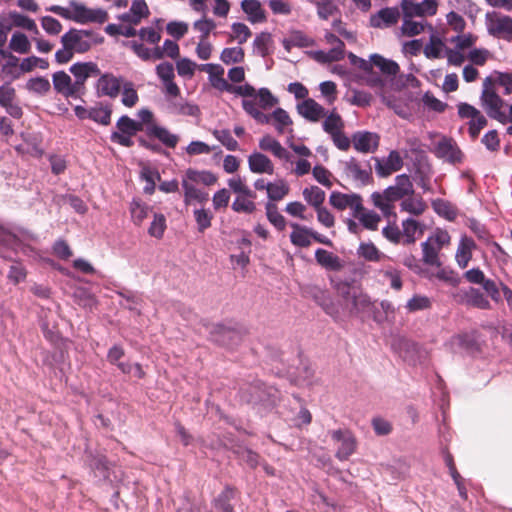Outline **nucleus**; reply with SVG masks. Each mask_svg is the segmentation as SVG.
I'll return each instance as SVG.
<instances>
[{"label": "nucleus", "instance_id": "f257e3e1", "mask_svg": "<svg viewBox=\"0 0 512 512\" xmlns=\"http://www.w3.org/2000/svg\"><path fill=\"white\" fill-rule=\"evenodd\" d=\"M199 69L209 75L211 85L220 90L228 91L242 96L243 99L259 98L261 109H269L278 103V99L267 88H260L258 91L250 84L245 83L239 86L230 85L224 78V69L218 64L207 63L199 65Z\"/></svg>", "mask_w": 512, "mask_h": 512}, {"label": "nucleus", "instance_id": "f03ea898", "mask_svg": "<svg viewBox=\"0 0 512 512\" xmlns=\"http://www.w3.org/2000/svg\"><path fill=\"white\" fill-rule=\"evenodd\" d=\"M414 189L410 177L406 174L396 176L395 184L387 187L383 192H374L371 195L373 205L378 208L384 217L397 218L394 203L407 196H413Z\"/></svg>", "mask_w": 512, "mask_h": 512}, {"label": "nucleus", "instance_id": "7ed1b4c3", "mask_svg": "<svg viewBox=\"0 0 512 512\" xmlns=\"http://www.w3.org/2000/svg\"><path fill=\"white\" fill-rule=\"evenodd\" d=\"M244 111L260 124H272L279 135L289 133L292 135L293 121L286 110L276 108L271 114L263 113L259 108V98L242 100Z\"/></svg>", "mask_w": 512, "mask_h": 512}, {"label": "nucleus", "instance_id": "20e7f679", "mask_svg": "<svg viewBox=\"0 0 512 512\" xmlns=\"http://www.w3.org/2000/svg\"><path fill=\"white\" fill-rule=\"evenodd\" d=\"M70 8L60 5H51L45 8L63 19L72 20L79 24L98 23L102 24L108 20V13L102 8H88L83 3L77 1L69 2Z\"/></svg>", "mask_w": 512, "mask_h": 512}, {"label": "nucleus", "instance_id": "39448f33", "mask_svg": "<svg viewBox=\"0 0 512 512\" xmlns=\"http://www.w3.org/2000/svg\"><path fill=\"white\" fill-rule=\"evenodd\" d=\"M103 41L104 38L99 33L85 29L71 28L61 36L62 46L69 47L74 53H85Z\"/></svg>", "mask_w": 512, "mask_h": 512}, {"label": "nucleus", "instance_id": "423d86ee", "mask_svg": "<svg viewBox=\"0 0 512 512\" xmlns=\"http://www.w3.org/2000/svg\"><path fill=\"white\" fill-rule=\"evenodd\" d=\"M240 397L247 403L274 407L279 399V391L274 387H266L263 382L257 380L243 387L240 391Z\"/></svg>", "mask_w": 512, "mask_h": 512}, {"label": "nucleus", "instance_id": "0eeeda50", "mask_svg": "<svg viewBox=\"0 0 512 512\" xmlns=\"http://www.w3.org/2000/svg\"><path fill=\"white\" fill-rule=\"evenodd\" d=\"M489 36L506 41L512 40V17L499 11H488L484 17Z\"/></svg>", "mask_w": 512, "mask_h": 512}, {"label": "nucleus", "instance_id": "6e6552de", "mask_svg": "<svg viewBox=\"0 0 512 512\" xmlns=\"http://www.w3.org/2000/svg\"><path fill=\"white\" fill-rule=\"evenodd\" d=\"M116 131L110 135V140L123 147H132L134 144L133 137L140 131H145L142 123L122 115L116 122Z\"/></svg>", "mask_w": 512, "mask_h": 512}, {"label": "nucleus", "instance_id": "1a4fd4ad", "mask_svg": "<svg viewBox=\"0 0 512 512\" xmlns=\"http://www.w3.org/2000/svg\"><path fill=\"white\" fill-rule=\"evenodd\" d=\"M489 79L487 78L484 83V89L481 95V102L487 115L499 121L502 124L508 122V117L502 108L504 106L503 99L492 89L488 87Z\"/></svg>", "mask_w": 512, "mask_h": 512}, {"label": "nucleus", "instance_id": "9d476101", "mask_svg": "<svg viewBox=\"0 0 512 512\" xmlns=\"http://www.w3.org/2000/svg\"><path fill=\"white\" fill-rule=\"evenodd\" d=\"M332 440L337 444L335 457L340 461H346L356 452L357 439L348 429H337L330 432Z\"/></svg>", "mask_w": 512, "mask_h": 512}, {"label": "nucleus", "instance_id": "9b49d317", "mask_svg": "<svg viewBox=\"0 0 512 512\" xmlns=\"http://www.w3.org/2000/svg\"><path fill=\"white\" fill-rule=\"evenodd\" d=\"M433 153L439 159H442L450 164H457L462 162L463 154L459 149L457 143L449 137H442L436 142Z\"/></svg>", "mask_w": 512, "mask_h": 512}, {"label": "nucleus", "instance_id": "f8f14e48", "mask_svg": "<svg viewBox=\"0 0 512 512\" xmlns=\"http://www.w3.org/2000/svg\"><path fill=\"white\" fill-rule=\"evenodd\" d=\"M400 7L406 17H426L437 13L438 3L436 0H423L420 3L402 0Z\"/></svg>", "mask_w": 512, "mask_h": 512}, {"label": "nucleus", "instance_id": "ddd939ff", "mask_svg": "<svg viewBox=\"0 0 512 512\" xmlns=\"http://www.w3.org/2000/svg\"><path fill=\"white\" fill-rule=\"evenodd\" d=\"M329 202L334 208L339 210L350 208L353 217H358L359 213L364 209L362 198L358 194L332 192L329 197Z\"/></svg>", "mask_w": 512, "mask_h": 512}, {"label": "nucleus", "instance_id": "4468645a", "mask_svg": "<svg viewBox=\"0 0 512 512\" xmlns=\"http://www.w3.org/2000/svg\"><path fill=\"white\" fill-rule=\"evenodd\" d=\"M156 74L164 86L166 96L177 97L180 94V88L175 83L174 66L170 62H162L156 66Z\"/></svg>", "mask_w": 512, "mask_h": 512}, {"label": "nucleus", "instance_id": "2eb2a0df", "mask_svg": "<svg viewBox=\"0 0 512 512\" xmlns=\"http://www.w3.org/2000/svg\"><path fill=\"white\" fill-rule=\"evenodd\" d=\"M122 87V79L111 73L100 75L96 83V91L99 96L116 98Z\"/></svg>", "mask_w": 512, "mask_h": 512}, {"label": "nucleus", "instance_id": "dca6fc26", "mask_svg": "<svg viewBox=\"0 0 512 512\" xmlns=\"http://www.w3.org/2000/svg\"><path fill=\"white\" fill-rule=\"evenodd\" d=\"M375 162V170L380 177H387L403 167V159L396 150H392L386 158H375Z\"/></svg>", "mask_w": 512, "mask_h": 512}, {"label": "nucleus", "instance_id": "f3484780", "mask_svg": "<svg viewBox=\"0 0 512 512\" xmlns=\"http://www.w3.org/2000/svg\"><path fill=\"white\" fill-rule=\"evenodd\" d=\"M52 83L54 90L62 96L77 97L79 89L71 77L64 71H57L52 75Z\"/></svg>", "mask_w": 512, "mask_h": 512}, {"label": "nucleus", "instance_id": "a211bd4d", "mask_svg": "<svg viewBox=\"0 0 512 512\" xmlns=\"http://www.w3.org/2000/svg\"><path fill=\"white\" fill-rule=\"evenodd\" d=\"M400 10L398 7H385L370 16V25L374 28L391 27L398 23Z\"/></svg>", "mask_w": 512, "mask_h": 512}, {"label": "nucleus", "instance_id": "6ab92c4d", "mask_svg": "<svg viewBox=\"0 0 512 512\" xmlns=\"http://www.w3.org/2000/svg\"><path fill=\"white\" fill-rule=\"evenodd\" d=\"M352 142L358 152L372 153L379 146V136L373 132L359 131L353 134Z\"/></svg>", "mask_w": 512, "mask_h": 512}, {"label": "nucleus", "instance_id": "aec40b11", "mask_svg": "<svg viewBox=\"0 0 512 512\" xmlns=\"http://www.w3.org/2000/svg\"><path fill=\"white\" fill-rule=\"evenodd\" d=\"M69 71L75 77L78 89L82 87L89 77L100 75V69L94 62H77L70 66Z\"/></svg>", "mask_w": 512, "mask_h": 512}, {"label": "nucleus", "instance_id": "412c9836", "mask_svg": "<svg viewBox=\"0 0 512 512\" xmlns=\"http://www.w3.org/2000/svg\"><path fill=\"white\" fill-rule=\"evenodd\" d=\"M145 133L150 138L159 140L168 148H175L179 142V136L170 132L166 127L159 124H152L145 127Z\"/></svg>", "mask_w": 512, "mask_h": 512}, {"label": "nucleus", "instance_id": "4be33fe9", "mask_svg": "<svg viewBox=\"0 0 512 512\" xmlns=\"http://www.w3.org/2000/svg\"><path fill=\"white\" fill-rule=\"evenodd\" d=\"M297 112L310 122H318L326 115L324 107L312 98H307L299 103Z\"/></svg>", "mask_w": 512, "mask_h": 512}, {"label": "nucleus", "instance_id": "5701e85b", "mask_svg": "<svg viewBox=\"0 0 512 512\" xmlns=\"http://www.w3.org/2000/svg\"><path fill=\"white\" fill-rule=\"evenodd\" d=\"M248 166L252 173L269 175L274 173L272 161L260 152H253L248 156Z\"/></svg>", "mask_w": 512, "mask_h": 512}, {"label": "nucleus", "instance_id": "b1692460", "mask_svg": "<svg viewBox=\"0 0 512 512\" xmlns=\"http://www.w3.org/2000/svg\"><path fill=\"white\" fill-rule=\"evenodd\" d=\"M168 98V108L171 113L184 116H197L199 114V108L197 105L190 103L182 97H170Z\"/></svg>", "mask_w": 512, "mask_h": 512}, {"label": "nucleus", "instance_id": "393cba45", "mask_svg": "<svg viewBox=\"0 0 512 512\" xmlns=\"http://www.w3.org/2000/svg\"><path fill=\"white\" fill-rule=\"evenodd\" d=\"M446 45L442 38L436 33L435 28L430 32L428 43L423 48V53L428 59L442 58L446 53Z\"/></svg>", "mask_w": 512, "mask_h": 512}, {"label": "nucleus", "instance_id": "a878e982", "mask_svg": "<svg viewBox=\"0 0 512 512\" xmlns=\"http://www.w3.org/2000/svg\"><path fill=\"white\" fill-rule=\"evenodd\" d=\"M259 148L270 152L280 160L289 161L290 153L281 145V143L270 135H265L259 140Z\"/></svg>", "mask_w": 512, "mask_h": 512}, {"label": "nucleus", "instance_id": "bb28decb", "mask_svg": "<svg viewBox=\"0 0 512 512\" xmlns=\"http://www.w3.org/2000/svg\"><path fill=\"white\" fill-rule=\"evenodd\" d=\"M293 229L290 234V241L296 247L305 248L311 245L313 229L298 223H290Z\"/></svg>", "mask_w": 512, "mask_h": 512}, {"label": "nucleus", "instance_id": "cd10ccee", "mask_svg": "<svg viewBox=\"0 0 512 512\" xmlns=\"http://www.w3.org/2000/svg\"><path fill=\"white\" fill-rule=\"evenodd\" d=\"M402 244L410 245L414 244L418 236L423 234L424 225L413 218H407L402 221Z\"/></svg>", "mask_w": 512, "mask_h": 512}, {"label": "nucleus", "instance_id": "c85d7f7f", "mask_svg": "<svg viewBox=\"0 0 512 512\" xmlns=\"http://www.w3.org/2000/svg\"><path fill=\"white\" fill-rule=\"evenodd\" d=\"M475 247L476 244L472 238L467 236L461 237L455 254V259L462 269L468 266V263L472 258V251Z\"/></svg>", "mask_w": 512, "mask_h": 512}, {"label": "nucleus", "instance_id": "c756f323", "mask_svg": "<svg viewBox=\"0 0 512 512\" xmlns=\"http://www.w3.org/2000/svg\"><path fill=\"white\" fill-rule=\"evenodd\" d=\"M241 9L247 15V20L252 24L266 21L265 11L258 0H242Z\"/></svg>", "mask_w": 512, "mask_h": 512}, {"label": "nucleus", "instance_id": "7c9ffc66", "mask_svg": "<svg viewBox=\"0 0 512 512\" xmlns=\"http://www.w3.org/2000/svg\"><path fill=\"white\" fill-rule=\"evenodd\" d=\"M315 260L326 270L340 271L343 268V262L337 255L322 248L315 251Z\"/></svg>", "mask_w": 512, "mask_h": 512}, {"label": "nucleus", "instance_id": "2f4dec72", "mask_svg": "<svg viewBox=\"0 0 512 512\" xmlns=\"http://www.w3.org/2000/svg\"><path fill=\"white\" fill-rule=\"evenodd\" d=\"M414 17H406L403 15V21L401 25V32L403 35L407 37H414L422 32H424L426 29L429 32H433V26L429 24L425 20L416 21L413 20Z\"/></svg>", "mask_w": 512, "mask_h": 512}, {"label": "nucleus", "instance_id": "473e14b6", "mask_svg": "<svg viewBox=\"0 0 512 512\" xmlns=\"http://www.w3.org/2000/svg\"><path fill=\"white\" fill-rule=\"evenodd\" d=\"M213 341L221 345H230L239 338V334L235 329L226 327L222 324H217L211 331Z\"/></svg>", "mask_w": 512, "mask_h": 512}, {"label": "nucleus", "instance_id": "72a5a7b5", "mask_svg": "<svg viewBox=\"0 0 512 512\" xmlns=\"http://www.w3.org/2000/svg\"><path fill=\"white\" fill-rule=\"evenodd\" d=\"M8 19L11 22V25L9 26L10 28H11V26H14V27L25 29L35 35L39 34V30L36 25V22L32 18H30L22 13H19L17 11H10L8 13Z\"/></svg>", "mask_w": 512, "mask_h": 512}, {"label": "nucleus", "instance_id": "f704fd0d", "mask_svg": "<svg viewBox=\"0 0 512 512\" xmlns=\"http://www.w3.org/2000/svg\"><path fill=\"white\" fill-rule=\"evenodd\" d=\"M182 187L184 190V201L185 204H190L192 201H196L198 203H205L208 200V193L198 189L194 184L191 182L183 179L182 181Z\"/></svg>", "mask_w": 512, "mask_h": 512}, {"label": "nucleus", "instance_id": "c9c22d12", "mask_svg": "<svg viewBox=\"0 0 512 512\" xmlns=\"http://www.w3.org/2000/svg\"><path fill=\"white\" fill-rule=\"evenodd\" d=\"M310 56L317 61L318 63H331L335 61H339L344 58L345 52L344 48H331L329 51L316 50L311 51Z\"/></svg>", "mask_w": 512, "mask_h": 512}, {"label": "nucleus", "instance_id": "e433bc0d", "mask_svg": "<svg viewBox=\"0 0 512 512\" xmlns=\"http://www.w3.org/2000/svg\"><path fill=\"white\" fill-rule=\"evenodd\" d=\"M372 67L376 66L380 71L388 76H395L399 72V65L390 59H386L379 54L370 56Z\"/></svg>", "mask_w": 512, "mask_h": 512}, {"label": "nucleus", "instance_id": "4c0bfd02", "mask_svg": "<svg viewBox=\"0 0 512 512\" xmlns=\"http://www.w3.org/2000/svg\"><path fill=\"white\" fill-rule=\"evenodd\" d=\"M290 191L288 183L283 179H278L274 182H268V192L267 197L270 200L269 202L280 201L286 195H288Z\"/></svg>", "mask_w": 512, "mask_h": 512}, {"label": "nucleus", "instance_id": "58836bf2", "mask_svg": "<svg viewBox=\"0 0 512 512\" xmlns=\"http://www.w3.org/2000/svg\"><path fill=\"white\" fill-rule=\"evenodd\" d=\"M185 180L193 183H202L206 186L213 185L217 182V177L210 171H197L194 169H188L185 174Z\"/></svg>", "mask_w": 512, "mask_h": 512}, {"label": "nucleus", "instance_id": "ea45409f", "mask_svg": "<svg viewBox=\"0 0 512 512\" xmlns=\"http://www.w3.org/2000/svg\"><path fill=\"white\" fill-rule=\"evenodd\" d=\"M25 88L32 94L37 96H45L49 93L51 84L47 78L38 76L30 78L26 82Z\"/></svg>", "mask_w": 512, "mask_h": 512}, {"label": "nucleus", "instance_id": "a19ab883", "mask_svg": "<svg viewBox=\"0 0 512 512\" xmlns=\"http://www.w3.org/2000/svg\"><path fill=\"white\" fill-rule=\"evenodd\" d=\"M357 254L359 257L370 262H378L385 257L372 242H361L357 249Z\"/></svg>", "mask_w": 512, "mask_h": 512}, {"label": "nucleus", "instance_id": "79ce46f5", "mask_svg": "<svg viewBox=\"0 0 512 512\" xmlns=\"http://www.w3.org/2000/svg\"><path fill=\"white\" fill-rule=\"evenodd\" d=\"M150 211L151 207L140 199H133L130 204L131 218L135 225H141Z\"/></svg>", "mask_w": 512, "mask_h": 512}, {"label": "nucleus", "instance_id": "37998d69", "mask_svg": "<svg viewBox=\"0 0 512 512\" xmlns=\"http://www.w3.org/2000/svg\"><path fill=\"white\" fill-rule=\"evenodd\" d=\"M305 201L316 209L321 208L326 194L318 186L307 187L302 192Z\"/></svg>", "mask_w": 512, "mask_h": 512}, {"label": "nucleus", "instance_id": "c03bdc74", "mask_svg": "<svg viewBox=\"0 0 512 512\" xmlns=\"http://www.w3.org/2000/svg\"><path fill=\"white\" fill-rule=\"evenodd\" d=\"M464 299L468 305L480 309H487L490 305L485 295L479 289L473 287H470L464 292Z\"/></svg>", "mask_w": 512, "mask_h": 512}, {"label": "nucleus", "instance_id": "a18cd8bd", "mask_svg": "<svg viewBox=\"0 0 512 512\" xmlns=\"http://www.w3.org/2000/svg\"><path fill=\"white\" fill-rule=\"evenodd\" d=\"M388 224L383 227L382 235L383 237L391 242L392 244H400L403 241L402 231L396 223V219L394 217L387 218Z\"/></svg>", "mask_w": 512, "mask_h": 512}, {"label": "nucleus", "instance_id": "49530a36", "mask_svg": "<svg viewBox=\"0 0 512 512\" xmlns=\"http://www.w3.org/2000/svg\"><path fill=\"white\" fill-rule=\"evenodd\" d=\"M112 109L109 105H96L90 108V120L101 124L109 125L111 122Z\"/></svg>", "mask_w": 512, "mask_h": 512}, {"label": "nucleus", "instance_id": "de8ad7c7", "mask_svg": "<svg viewBox=\"0 0 512 512\" xmlns=\"http://www.w3.org/2000/svg\"><path fill=\"white\" fill-rule=\"evenodd\" d=\"M422 247V259L425 264H428L430 266H436L440 267L441 262L439 260V251L440 249L436 247L433 243H431L429 240L424 241L421 244Z\"/></svg>", "mask_w": 512, "mask_h": 512}, {"label": "nucleus", "instance_id": "09e8293b", "mask_svg": "<svg viewBox=\"0 0 512 512\" xmlns=\"http://www.w3.org/2000/svg\"><path fill=\"white\" fill-rule=\"evenodd\" d=\"M141 179L146 182L143 191L148 195H152L155 191L156 181L160 180L159 172L149 166H144L140 173Z\"/></svg>", "mask_w": 512, "mask_h": 512}, {"label": "nucleus", "instance_id": "8fccbe9b", "mask_svg": "<svg viewBox=\"0 0 512 512\" xmlns=\"http://www.w3.org/2000/svg\"><path fill=\"white\" fill-rule=\"evenodd\" d=\"M266 217L268 221L279 231L286 228V220L282 214L279 213L277 205L272 202H267L265 205Z\"/></svg>", "mask_w": 512, "mask_h": 512}, {"label": "nucleus", "instance_id": "3c124183", "mask_svg": "<svg viewBox=\"0 0 512 512\" xmlns=\"http://www.w3.org/2000/svg\"><path fill=\"white\" fill-rule=\"evenodd\" d=\"M346 172L356 181L365 183L370 178V172L362 169L360 164L355 158H350L345 163Z\"/></svg>", "mask_w": 512, "mask_h": 512}, {"label": "nucleus", "instance_id": "603ef678", "mask_svg": "<svg viewBox=\"0 0 512 512\" xmlns=\"http://www.w3.org/2000/svg\"><path fill=\"white\" fill-rule=\"evenodd\" d=\"M255 198L256 197H248L246 195H237L231 208L237 213L252 214L256 210Z\"/></svg>", "mask_w": 512, "mask_h": 512}, {"label": "nucleus", "instance_id": "864d4df0", "mask_svg": "<svg viewBox=\"0 0 512 512\" xmlns=\"http://www.w3.org/2000/svg\"><path fill=\"white\" fill-rule=\"evenodd\" d=\"M233 497L234 490L229 487L225 488L214 500L215 512H232L233 508L230 502Z\"/></svg>", "mask_w": 512, "mask_h": 512}, {"label": "nucleus", "instance_id": "5fc2aeb1", "mask_svg": "<svg viewBox=\"0 0 512 512\" xmlns=\"http://www.w3.org/2000/svg\"><path fill=\"white\" fill-rule=\"evenodd\" d=\"M400 207L401 211L418 216L425 211L426 205L421 198L407 196L401 201Z\"/></svg>", "mask_w": 512, "mask_h": 512}, {"label": "nucleus", "instance_id": "6e6d98bb", "mask_svg": "<svg viewBox=\"0 0 512 512\" xmlns=\"http://www.w3.org/2000/svg\"><path fill=\"white\" fill-rule=\"evenodd\" d=\"M251 35L252 32L246 24L235 22L231 25L230 39L236 41L239 45L246 43Z\"/></svg>", "mask_w": 512, "mask_h": 512}, {"label": "nucleus", "instance_id": "4d7b16f0", "mask_svg": "<svg viewBox=\"0 0 512 512\" xmlns=\"http://www.w3.org/2000/svg\"><path fill=\"white\" fill-rule=\"evenodd\" d=\"M272 42L271 34L261 32L256 35L253 41V52L259 56L265 57L269 53V47Z\"/></svg>", "mask_w": 512, "mask_h": 512}, {"label": "nucleus", "instance_id": "13d9d810", "mask_svg": "<svg viewBox=\"0 0 512 512\" xmlns=\"http://www.w3.org/2000/svg\"><path fill=\"white\" fill-rule=\"evenodd\" d=\"M244 57V50L239 46L224 48L220 54V60L226 65L241 63Z\"/></svg>", "mask_w": 512, "mask_h": 512}, {"label": "nucleus", "instance_id": "bf43d9fd", "mask_svg": "<svg viewBox=\"0 0 512 512\" xmlns=\"http://www.w3.org/2000/svg\"><path fill=\"white\" fill-rule=\"evenodd\" d=\"M9 47L17 53L26 54L30 51L31 44L24 33L15 32L10 39Z\"/></svg>", "mask_w": 512, "mask_h": 512}, {"label": "nucleus", "instance_id": "052dcab7", "mask_svg": "<svg viewBox=\"0 0 512 512\" xmlns=\"http://www.w3.org/2000/svg\"><path fill=\"white\" fill-rule=\"evenodd\" d=\"M324 117H325V119L323 121L322 126H323V130L327 134L331 135L335 132L343 130L344 122L338 113L333 111L328 115L326 114Z\"/></svg>", "mask_w": 512, "mask_h": 512}, {"label": "nucleus", "instance_id": "680f3d73", "mask_svg": "<svg viewBox=\"0 0 512 512\" xmlns=\"http://www.w3.org/2000/svg\"><path fill=\"white\" fill-rule=\"evenodd\" d=\"M378 275L389 280L390 286L395 290H400L402 287V280L400 271L393 266H385L378 270Z\"/></svg>", "mask_w": 512, "mask_h": 512}, {"label": "nucleus", "instance_id": "e2e57ef3", "mask_svg": "<svg viewBox=\"0 0 512 512\" xmlns=\"http://www.w3.org/2000/svg\"><path fill=\"white\" fill-rule=\"evenodd\" d=\"M434 211L447 220H453L456 217V210L450 202L444 199H435L432 202Z\"/></svg>", "mask_w": 512, "mask_h": 512}, {"label": "nucleus", "instance_id": "0e129e2a", "mask_svg": "<svg viewBox=\"0 0 512 512\" xmlns=\"http://www.w3.org/2000/svg\"><path fill=\"white\" fill-rule=\"evenodd\" d=\"M26 277H27V270H26L25 266L18 261H14L10 265L8 273H7L8 280L12 284L17 285V284L25 281Z\"/></svg>", "mask_w": 512, "mask_h": 512}, {"label": "nucleus", "instance_id": "69168bd1", "mask_svg": "<svg viewBox=\"0 0 512 512\" xmlns=\"http://www.w3.org/2000/svg\"><path fill=\"white\" fill-rule=\"evenodd\" d=\"M212 134L227 150H238V142L232 137L231 132L228 129H216Z\"/></svg>", "mask_w": 512, "mask_h": 512}, {"label": "nucleus", "instance_id": "338daca9", "mask_svg": "<svg viewBox=\"0 0 512 512\" xmlns=\"http://www.w3.org/2000/svg\"><path fill=\"white\" fill-rule=\"evenodd\" d=\"M229 188L237 195H246L248 197H256L254 191H252L246 184L245 180L240 176H235L228 179Z\"/></svg>", "mask_w": 512, "mask_h": 512}, {"label": "nucleus", "instance_id": "774afa93", "mask_svg": "<svg viewBox=\"0 0 512 512\" xmlns=\"http://www.w3.org/2000/svg\"><path fill=\"white\" fill-rule=\"evenodd\" d=\"M166 229V218L163 214L155 213L153 216V220L148 229V233L150 236L155 238H162L164 231Z\"/></svg>", "mask_w": 512, "mask_h": 512}]
</instances>
